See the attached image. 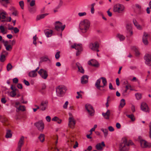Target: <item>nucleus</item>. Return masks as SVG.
<instances>
[{
  "instance_id": "f257e3e1",
  "label": "nucleus",
  "mask_w": 151,
  "mask_h": 151,
  "mask_svg": "<svg viewBox=\"0 0 151 151\" xmlns=\"http://www.w3.org/2000/svg\"><path fill=\"white\" fill-rule=\"evenodd\" d=\"M107 83L106 78L102 77L97 80L95 83V86L99 90L105 91L106 90L104 88L107 86Z\"/></svg>"
},
{
  "instance_id": "f03ea898",
  "label": "nucleus",
  "mask_w": 151,
  "mask_h": 151,
  "mask_svg": "<svg viewBox=\"0 0 151 151\" xmlns=\"http://www.w3.org/2000/svg\"><path fill=\"white\" fill-rule=\"evenodd\" d=\"M90 21L87 19L81 21L79 24V28L81 32L85 33L89 30L90 26Z\"/></svg>"
},
{
  "instance_id": "7ed1b4c3",
  "label": "nucleus",
  "mask_w": 151,
  "mask_h": 151,
  "mask_svg": "<svg viewBox=\"0 0 151 151\" xmlns=\"http://www.w3.org/2000/svg\"><path fill=\"white\" fill-rule=\"evenodd\" d=\"M124 9V6L121 4H118L114 6L113 10L114 12L118 13H121Z\"/></svg>"
},
{
  "instance_id": "20e7f679",
  "label": "nucleus",
  "mask_w": 151,
  "mask_h": 151,
  "mask_svg": "<svg viewBox=\"0 0 151 151\" xmlns=\"http://www.w3.org/2000/svg\"><path fill=\"white\" fill-rule=\"evenodd\" d=\"M67 89L66 87L63 86H59L56 88V92L59 96H61L65 92Z\"/></svg>"
},
{
  "instance_id": "39448f33",
  "label": "nucleus",
  "mask_w": 151,
  "mask_h": 151,
  "mask_svg": "<svg viewBox=\"0 0 151 151\" xmlns=\"http://www.w3.org/2000/svg\"><path fill=\"white\" fill-rule=\"evenodd\" d=\"M122 142L120 144L119 147L120 151H128V147L127 145V141L126 139H122Z\"/></svg>"
},
{
  "instance_id": "423d86ee",
  "label": "nucleus",
  "mask_w": 151,
  "mask_h": 151,
  "mask_svg": "<svg viewBox=\"0 0 151 151\" xmlns=\"http://www.w3.org/2000/svg\"><path fill=\"white\" fill-rule=\"evenodd\" d=\"M71 47L72 48H75L77 50L76 53V56L80 54L82 50V46L81 44L75 43L71 46Z\"/></svg>"
},
{
  "instance_id": "0eeeda50",
  "label": "nucleus",
  "mask_w": 151,
  "mask_h": 151,
  "mask_svg": "<svg viewBox=\"0 0 151 151\" xmlns=\"http://www.w3.org/2000/svg\"><path fill=\"white\" fill-rule=\"evenodd\" d=\"M89 48L91 50L97 52L99 51L98 50L99 47V44L98 42H95L94 43H91L89 44Z\"/></svg>"
},
{
  "instance_id": "6e6552de",
  "label": "nucleus",
  "mask_w": 151,
  "mask_h": 151,
  "mask_svg": "<svg viewBox=\"0 0 151 151\" xmlns=\"http://www.w3.org/2000/svg\"><path fill=\"white\" fill-rule=\"evenodd\" d=\"M65 25H63L61 22L58 21L55 22V29L58 31L60 30L63 31L65 29Z\"/></svg>"
},
{
  "instance_id": "1a4fd4ad",
  "label": "nucleus",
  "mask_w": 151,
  "mask_h": 151,
  "mask_svg": "<svg viewBox=\"0 0 151 151\" xmlns=\"http://www.w3.org/2000/svg\"><path fill=\"white\" fill-rule=\"evenodd\" d=\"M34 124L39 131L41 132L43 131L44 128V125L42 121H40L36 122Z\"/></svg>"
},
{
  "instance_id": "9d476101",
  "label": "nucleus",
  "mask_w": 151,
  "mask_h": 151,
  "mask_svg": "<svg viewBox=\"0 0 151 151\" xmlns=\"http://www.w3.org/2000/svg\"><path fill=\"white\" fill-rule=\"evenodd\" d=\"M85 108L90 115H94V110L92 106L89 104H86L85 105Z\"/></svg>"
},
{
  "instance_id": "9b49d317",
  "label": "nucleus",
  "mask_w": 151,
  "mask_h": 151,
  "mask_svg": "<svg viewBox=\"0 0 151 151\" xmlns=\"http://www.w3.org/2000/svg\"><path fill=\"white\" fill-rule=\"evenodd\" d=\"M140 143L141 146L142 148H150L151 147V143L148 142L145 140H141Z\"/></svg>"
},
{
  "instance_id": "f8f14e48",
  "label": "nucleus",
  "mask_w": 151,
  "mask_h": 151,
  "mask_svg": "<svg viewBox=\"0 0 151 151\" xmlns=\"http://www.w3.org/2000/svg\"><path fill=\"white\" fill-rule=\"evenodd\" d=\"M76 121L74 118L72 116H70L69 118V127L71 128H74L76 124Z\"/></svg>"
},
{
  "instance_id": "ddd939ff",
  "label": "nucleus",
  "mask_w": 151,
  "mask_h": 151,
  "mask_svg": "<svg viewBox=\"0 0 151 151\" xmlns=\"http://www.w3.org/2000/svg\"><path fill=\"white\" fill-rule=\"evenodd\" d=\"M38 73L41 77L44 79H46L48 76L47 72L43 69H41L38 72Z\"/></svg>"
},
{
  "instance_id": "4468645a",
  "label": "nucleus",
  "mask_w": 151,
  "mask_h": 151,
  "mask_svg": "<svg viewBox=\"0 0 151 151\" xmlns=\"http://www.w3.org/2000/svg\"><path fill=\"white\" fill-rule=\"evenodd\" d=\"M145 64L149 65H151V55L146 54L144 57Z\"/></svg>"
},
{
  "instance_id": "2eb2a0df",
  "label": "nucleus",
  "mask_w": 151,
  "mask_h": 151,
  "mask_svg": "<svg viewBox=\"0 0 151 151\" xmlns=\"http://www.w3.org/2000/svg\"><path fill=\"white\" fill-rule=\"evenodd\" d=\"M48 103L47 101H42L39 108L42 111L45 110L47 106Z\"/></svg>"
},
{
  "instance_id": "dca6fc26",
  "label": "nucleus",
  "mask_w": 151,
  "mask_h": 151,
  "mask_svg": "<svg viewBox=\"0 0 151 151\" xmlns=\"http://www.w3.org/2000/svg\"><path fill=\"white\" fill-rule=\"evenodd\" d=\"M105 146L104 142H102L101 143H99L96 144V148L98 150L102 151L103 149V147Z\"/></svg>"
},
{
  "instance_id": "f3484780",
  "label": "nucleus",
  "mask_w": 151,
  "mask_h": 151,
  "mask_svg": "<svg viewBox=\"0 0 151 151\" xmlns=\"http://www.w3.org/2000/svg\"><path fill=\"white\" fill-rule=\"evenodd\" d=\"M141 109L142 110L145 112H148L149 111L148 107L146 103L143 102L141 103Z\"/></svg>"
},
{
  "instance_id": "a211bd4d",
  "label": "nucleus",
  "mask_w": 151,
  "mask_h": 151,
  "mask_svg": "<svg viewBox=\"0 0 151 151\" xmlns=\"http://www.w3.org/2000/svg\"><path fill=\"white\" fill-rule=\"evenodd\" d=\"M8 55V53L5 51H2L1 55L0 60L1 62H4L6 60V56Z\"/></svg>"
},
{
  "instance_id": "6ab92c4d",
  "label": "nucleus",
  "mask_w": 151,
  "mask_h": 151,
  "mask_svg": "<svg viewBox=\"0 0 151 151\" xmlns=\"http://www.w3.org/2000/svg\"><path fill=\"white\" fill-rule=\"evenodd\" d=\"M148 37V34L147 33L144 32V35L142 37V42L145 45H147L148 43L147 40Z\"/></svg>"
},
{
  "instance_id": "aec40b11",
  "label": "nucleus",
  "mask_w": 151,
  "mask_h": 151,
  "mask_svg": "<svg viewBox=\"0 0 151 151\" xmlns=\"http://www.w3.org/2000/svg\"><path fill=\"white\" fill-rule=\"evenodd\" d=\"M88 64L90 65L95 67H98L99 65L97 61L95 60H91L89 61Z\"/></svg>"
},
{
  "instance_id": "412c9836",
  "label": "nucleus",
  "mask_w": 151,
  "mask_h": 151,
  "mask_svg": "<svg viewBox=\"0 0 151 151\" xmlns=\"http://www.w3.org/2000/svg\"><path fill=\"white\" fill-rule=\"evenodd\" d=\"M24 137L23 136H22L20 137L18 143L17 147L21 148L24 144Z\"/></svg>"
},
{
  "instance_id": "4be33fe9",
  "label": "nucleus",
  "mask_w": 151,
  "mask_h": 151,
  "mask_svg": "<svg viewBox=\"0 0 151 151\" xmlns=\"http://www.w3.org/2000/svg\"><path fill=\"white\" fill-rule=\"evenodd\" d=\"M126 28L128 32L129 33L130 35H131L133 34V32L132 31V25L130 24H127L126 26Z\"/></svg>"
},
{
  "instance_id": "5701e85b",
  "label": "nucleus",
  "mask_w": 151,
  "mask_h": 151,
  "mask_svg": "<svg viewBox=\"0 0 151 151\" xmlns=\"http://www.w3.org/2000/svg\"><path fill=\"white\" fill-rule=\"evenodd\" d=\"M88 77L86 75L83 76L81 78V82L82 84H84L87 83L88 82Z\"/></svg>"
},
{
  "instance_id": "b1692460",
  "label": "nucleus",
  "mask_w": 151,
  "mask_h": 151,
  "mask_svg": "<svg viewBox=\"0 0 151 151\" xmlns=\"http://www.w3.org/2000/svg\"><path fill=\"white\" fill-rule=\"evenodd\" d=\"M7 15V13L4 10H0V20L1 19H5L6 18V15Z\"/></svg>"
},
{
  "instance_id": "393cba45",
  "label": "nucleus",
  "mask_w": 151,
  "mask_h": 151,
  "mask_svg": "<svg viewBox=\"0 0 151 151\" xmlns=\"http://www.w3.org/2000/svg\"><path fill=\"white\" fill-rule=\"evenodd\" d=\"M110 114V111L109 110H107L106 113H103L102 115L104 118L106 119H109V116Z\"/></svg>"
},
{
  "instance_id": "a878e982",
  "label": "nucleus",
  "mask_w": 151,
  "mask_h": 151,
  "mask_svg": "<svg viewBox=\"0 0 151 151\" xmlns=\"http://www.w3.org/2000/svg\"><path fill=\"white\" fill-rule=\"evenodd\" d=\"M11 88L12 91L10 92L9 94L10 96L11 97H14L16 94V89L15 88L13 87V86L12 85H11Z\"/></svg>"
},
{
  "instance_id": "bb28decb",
  "label": "nucleus",
  "mask_w": 151,
  "mask_h": 151,
  "mask_svg": "<svg viewBox=\"0 0 151 151\" xmlns=\"http://www.w3.org/2000/svg\"><path fill=\"white\" fill-rule=\"evenodd\" d=\"M49 14L48 13H45L38 15L37 16L36 20L37 21L40 20V19L44 18L45 16Z\"/></svg>"
},
{
  "instance_id": "cd10ccee",
  "label": "nucleus",
  "mask_w": 151,
  "mask_h": 151,
  "mask_svg": "<svg viewBox=\"0 0 151 151\" xmlns=\"http://www.w3.org/2000/svg\"><path fill=\"white\" fill-rule=\"evenodd\" d=\"M53 31L52 30H46L45 31V33L47 37H51L52 33Z\"/></svg>"
},
{
  "instance_id": "c85d7f7f",
  "label": "nucleus",
  "mask_w": 151,
  "mask_h": 151,
  "mask_svg": "<svg viewBox=\"0 0 151 151\" xmlns=\"http://www.w3.org/2000/svg\"><path fill=\"white\" fill-rule=\"evenodd\" d=\"M76 65L78 68V71L81 73H84V70L80 64L78 63H76Z\"/></svg>"
},
{
  "instance_id": "c756f323",
  "label": "nucleus",
  "mask_w": 151,
  "mask_h": 151,
  "mask_svg": "<svg viewBox=\"0 0 151 151\" xmlns=\"http://www.w3.org/2000/svg\"><path fill=\"white\" fill-rule=\"evenodd\" d=\"M15 107L17 108L16 111H24L25 110V107L24 106L20 105L18 107L16 106Z\"/></svg>"
},
{
  "instance_id": "7c9ffc66",
  "label": "nucleus",
  "mask_w": 151,
  "mask_h": 151,
  "mask_svg": "<svg viewBox=\"0 0 151 151\" xmlns=\"http://www.w3.org/2000/svg\"><path fill=\"white\" fill-rule=\"evenodd\" d=\"M125 100L124 99H122L121 100L120 105L119 106V108L120 109L122 108L125 105Z\"/></svg>"
},
{
  "instance_id": "2f4dec72",
  "label": "nucleus",
  "mask_w": 151,
  "mask_h": 151,
  "mask_svg": "<svg viewBox=\"0 0 151 151\" xmlns=\"http://www.w3.org/2000/svg\"><path fill=\"white\" fill-rule=\"evenodd\" d=\"M29 76L32 77H35L37 76V72L34 70H32L29 72Z\"/></svg>"
},
{
  "instance_id": "473e14b6",
  "label": "nucleus",
  "mask_w": 151,
  "mask_h": 151,
  "mask_svg": "<svg viewBox=\"0 0 151 151\" xmlns=\"http://www.w3.org/2000/svg\"><path fill=\"white\" fill-rule=\"evenodd\" d=\"M116 37L119 39L121 41H123L125 39V37L123 35L118 34L116 35Z\"/></svg>"
},
{
  "instance_id": "72a5a7b5",
  "label": "nucleus",
  "mask_w": 151,
  "mask_h": 151,
  "mask_svg": "<svg viewBox=\"0 0 151 151\" xmlns=\"http://www.w3.org/2000/svg\"><path fill=\"white\" fill-rule=\"evenodd\" d=\"M133 22L134 25L137 27V28L139 29H142V27L137 22L136 20L134 19L133 20Z\"/></svg>"
},
{
  "instance_id": "f704fd0d",
  "label": "nucleus",
  "mask_w": 151,
  "mask_h": 151,
  "mask_svg": "<svg viewBox=\"0 0 151 151\" xmlns=\"http://www.w3.org/2000/svg\"><path fill=\"white\" fill-rule=\"evenodd\" d=\"M10 10L13 11L12 13L13 15L14 16H17L18 15V13L17 11L14 7H12Z\"/></svg>"
},
{
  "instance_id": "c9c22d12",
  "label": "nucleus",
  "mask_w": 151,
  "mask_h": 151,
  "mask_svg": "<svg viewBox=\"0 0 151 151\" xmlns=\"http://www.w3.org/2000/svg\"><path fill=\"white\" fill-rule=\"evenodd\" d=\"M12 134L11 133V130H8L7 131L5 137L6 138H11L12 137Z\"/></svg>"
},
{
  "instance_id": "e433bc0d",
  "label": "nucleus",
  "mask_w": 151,
  "mask_h": 151,
  "mask_svg": "<svg viewBox=\"0 0 151 151\" xmlns=\"http://www.w3.org/2000/svg\"><path fill=\"white\" fill-rule=\"evenodd\" d=\"M39 139L41 142H44L45 140V135L44 134H41L39 137Z\"/></svg>"
},
{
  "instance_id": "4c0bfd02",
  "label": "nucleus",
  "mask_w": 151,
  "mask_h": 151,
  "mask_svg": "<svg viewBox=\"0 0 151 151\" xmlns=\"http://www.w3.org/2000/svg\"><path fill=\"white\" fill-rule=\"evenodd\" d=\"M46 88V86L45 83H43L42 84L41 88L40 90V91L41 92H43V91H44Z\"/></svg>"
},
{
  "instance_id": "58836bf2",
  "label": "nucleus",
  "mask_w": 151,
  "mask_h": 151,
  "mask_svg": "<svg viewBox=\"0 0 151 151\" xmlns=\"http://www.w3.org/2000/svg\"><path fill=\"white\" fill-rule=\"evenodd\" d=\"M101 130L103 132L104 137H106L108 135V130L106 129H101Z\"/></svg>"
},
{
  "instance_id": "ea45409f",
  "label": "nucleus",
  "mask_w": 151,
  "mask_h": 151,
  "mask_svg": "<svg viewBox=\"0 0 151 151\" xmlns=\"http://www.w3.org/2000/svg\"><path fill=\"white\" fill-rule=\"evenodd\" d=\"M87 15V13L86 12H80L78 13L79 17H81L86 16Z\"/></svg>"
},
{
  "instance_id": "a19ab883",
  "label": "nucleus",
  "mask_w": 151,
  "mask_h": 151,
  "mask_svg": "<svg viewBox=\"0 0 151 151\" xmlns=\"http://www.w3.org/2000/svg\"><path fill=\"white\" fill-rule=\"evenodd\" d=\"M12 68V65L10 63H8L6 66L7 70L8 71L10 70Z\"/></svg>"
},
{
  "instance_id": "79ce46f5",
  "label": "nucleus",
  "mask_w": 151,
  "mask_h": 151,
  "mask_svg": "<svg viewBox=\"0 0 151 151\" xmlns=\"http://www.w3.org/2000/svg\"><path fill=\"white\" fill-rule=\"evenodd\" d=\"M127 116L132 121H134L135 119L134 116L133 114L127 115Z\"/></svg>"
},
{
  "instance_id": "37998d69",
  "label": "nucleus",
  "mask_w": 151,
  "mask_h": 151,
  "mask_svg": "<svg viewBox=\"0 0 151 151\" xmlns=\"http://www.w3.org/2000/svg\"><path fill=\"white\" fill-rule=\"evenodd\" d=\"M6 50L9 51H11L12 48V46L10 45H9L5 47Z\"/></svg>"
},
{
  "instance_id": "c03bdc74",
  "label": "nucleus",
  "mask_w": 151,
  "mask_h": 151,
  "mask_svg": "<svg viewBox=\"0 0 151 151\" xmlns=\"http://www.w3.org/2000/svg\"><path fill=\"white\" fill-rule=\"evenodd\" d=\"M136 99L137 100L140 99L142 98V95L141 94L139 93H137L135 94Z\"/></svg>"
},
{
  "instance_id": "a18cd8bd",
  "label": "nucleus",
  "mask_w": 151,
  "mask_h": 151,
  "mask_svg": "<svg viewBox=\"0 0 151 151\" xmlns=\"http://www.w3.org/2000/svg\"><path fill=\"white\" fill-rule=\"evenodd\" d=\"M127 90L126 89H125L124 91L122 93L123 95L124 96H127L129 94V93H127Z\"/></svg>"
},
{
  "instance_id": "49530a36",
  "label": "nucleus",
  "mask_w": 151,
  "mask_h": 151,
  "mask_svg": "<svg viewBox=\"0 0 151 151\" xmlns=\"http://www.w3.org/2000/svg\"><path fill=\"white\" fill-rule=\"evenodd\" d=\"M19 5L22 9H24V2L22 1H21L19 2Z\"/></svg>"
},
{
  "instance_id": "de8ad7c7",
  "label": "nucleus",
  "mask_w": 151,
  "mask_h": 151,
  "mask_svg": "<svg viewBox=\"0 0 151 151\" xmlns=\"http://www.w3.org/2000/svg\"><path fill=\"white\" fill-rule=\"evenodd\" d=\"M82 92L81 91L80 92H77V94H78V96H76V98L77 99H79L80 98H81L82 95L80 94V93H81Z\"/></svg>"
},
{
  "instance_id": "09e8293b",
  "label": "nucleus",
  "mask_w": 151,
  "mask_h": 151,
  "mask_svg": "<svg viewBox=\"0 0 151 151\" xmlns=\"http://www.w3.org/2000/svg\"><path fill=\"white\" fill-rule=\"evenodd\" d=\"M60 51L58 52L55 55V58L56 59H58L60 57Z\"/></svg>"
},
{
  "instance_id": "8fccbe9b",
  "label": "nucleus",
  "mask_w": 151,
  "mask_h": 151,
  "mask_svg": "<svg viewBox=\"0 0 151 151\" xmlns=\"http://www.w3.org/2000/svg\"><path fill=\"white\" fill-rule=\"evenodd\" d=\"M0 29L1 30V32L3 34H4L6 33L4 32L5 29L4 26H0Z\"/></svg>"
},
{
  "instance_id": "3c124183",
  "label": "nucleus",
  "mask_w": 151,
  "mask_h": 151,
  "mask_svg": "<svg viewBox=\"0 0 151 151\" xmlns=\"http://www.w3.org/2000/svg\"><path fill=\"white\" fill-rule=\"evenodd\" d=\"M35 4V1L34 0H32L30 3V6H34Z\"/></svg>"
},
{
  "instance_id": "603ef678",
  "label": "nucleus",
  "mask_w": 151,
  "mask_h": 151,
  "mask_svg": "<svg viewBox=\"0 0 151 151\" xmlns=\"http://www.w3.org/2000/svg\"><path fill=\"white\" fill-rule=\"evenodd\" d=\"M68 101H66L63 106V108L65 109H67V106H68Z\"/></svg>"
},
{
  "instance_id": "864d4df0",
  "label": "nucleus",
  "mask_w": 151,
  "mask_h": 151,
  "mask_svg": "<svg viewBox=\"0 0 151 151\" xmlns=\"http://www.w3.org/2000/svg\"><path fill=\"white\" fill-rule=\"evenodd\" d=\"M13 30L14 31V32L15 33H17L19 32V29H18V28L16 27H14Z\"/></svg>"
},
{
  "instance_id": "5fc2aeb1",
  "label": "nucleus",
  "mask_w": 151,
  "mask_h": 151,
  "mask_svg": "<svg viewBox=\"0 0 151 151\" xmlns=\"http://www.w3.org/2000/svg\"><path fill=\"white\" fill-rule=\"evenodd\" d=\"M135 55L136 56H138L140 55V52L137 49L135 50Z\"/></svg>"
},
{
  "instance_id": "6e6d98bb",
  "label": "nucleus",
  "mask_w": 151,
  "mask_h": 151,
  "mask_svg": "<svg viewBox=\"0 0 151 151\" xmlns=\"http://www.w3.org/2000/svg\"><path fill=\"white\" fill-rule=\"evenodd\" d=\"M63 1L61 0H60V2H59V4L58 6L57 7V8H58L60 7L61 6L63 5Z\"/></svg>"
},
{
  "instance_id": "4d7b16f0",
  "label": "nucleus",
  "mask_w": 151,
  "mask_h": 151,
  "mask_svg": "<svg viewBox=\"0 0 151 151\" xmlns=\"http://www.w3.org/2000/svg\"><path fill=\"white\" fill-rule=\"evenodd\" d=\"M13 81L14 83H16L18 82V79L17 78H14L13 79Z\"/></svg>"
},
{
  "instance_id": "13d9d810",
  "label": "nucleus",
  "mask_w": 151,
  "mask_h": 151,
  "mask_svg": "<svg viewBox=\"0 0 151 151\" xmlns=\"http://www.w3.org/2000/svg\"><path fill=\"white\" fill-rule=\"evenodd\" d=\"M23 82L26 85H27V86H29V83L28 82V81H27V80H26L25 79L24 80Z\"/></svg>"
},
{
  "instance_id": "bf43d9fd",
  "label": "nucleus",
  "mask_w": 151,
  "mask_h": 151,
  "mask_svg": "<svg viewBox=\"0 0 151 151\" xmlns=\"http://www.w3.org/2000/svg\"><path fill=\"white\" fill-rule=\"evenodd\" d=\"M59 120V118L57 116H55L52 119V121H57Z\"/></svg>"
},
{
  "instance_id": "052dcab7",
  "label": "nucleus",
  "mask_w": 151,
  "mask_h": 151,
  "mask_svg": "<svg viewBox=\"0 0 151 151\" xmlns=\"http://www.w3.org/2000/svg\"><path fill=\"white\" fill-rule=\"evenodd\" d=\"M78 144L77 141H76L75 142V144L73 146V147L74 149L76 148L77 147H78Z\"/></svg>"
},
{
  "instance_id": "680f3d73",
  "label": "nucleus",
  "mask_w": 151,
  "mask_h": 151,
  "mask_svg": "<svg viewBox=\"0 0 151 151\" xmlns=\"http://www.w3.org/2000/svg\"><path fill=\"white\" fill-rule=\"evenodd\" d=\"M46 119L47 121L48 122H50L51 120V118L50 116H47L46 117Z\"/></svg>"
},
{
  "instance_id": "e2e57ef3",
  "label": "nucleus",
  "mask_w": 151,
  "mask_h": 151,
  "mask_svg": "<svg viewBox=\"0 0 151 151\" xmlns=\"http://www.w3.org/2000/svg\"><path fill=\"white\" fill-rule=\"evenodd\" d=\"M108 129L109 131L111 132H113L114 130V129L111 126H109L108 127Z\"/></svg>"
},
{
  "instance_id": "0e129e2a",
  "label": "nucleus",
  "mask_w": 151,
  "mask_h": 151,
  "mask_svg": "<svg viewBox=\"0 0 151 151\" xmlns=\"http://www.w3.org/2000/svg\"><path fill=\"white\" fill-rule=\"evenodd\" d=\"M1 102L2 103L5 104L6 102V100L5 98H2L1 99Z\"/></svg>"
},
{
  "instance_id": "69168bd1",
  "label": "nucleus",
  "mask_w": 151,
  "mask_h": 151,
  "mask_svg": "<svg viewBox=\"0 0 151 151\" xmlns=\"http://www.w3.org/2000/svg\"><path fill=\"white\" fill-rule=\"evenodd\" d=\"M116 85L118 86H119L120 84L118 78H117L116 79Z\"/></svg>"
},
{
  "instance_id": "338daca9",
  "label": "nucleus",
  "mask_w": 151,
  "mask_h": 151,
  "mask_svg": "<svg viewBox=\"0 0 151 151\" xmlns=\"http://www.w3.org/2000/svg\"><path fill=\"white\" fill-rule=\"evenodd\" d=\"M121 125L119 123H116V127L118 129H120L121 127Z\"/></svg>"
},
{
  "instance_id": "774afa93",
  "label": "nucleus",
  "mask_w": 151,
  "mask_h": 151,
  "mask_svg": "<svg viewBox=\"0 0 151 151\" xmlns=\"http://www.w3.org/2000/svg\"><path fill=\"white\" fill-rule=\"evenodd\" d=\"M17 87L19 88L22 89V86L21 84H18L17 85Z\"/></svg>"
}]
</instances>
